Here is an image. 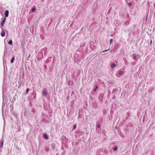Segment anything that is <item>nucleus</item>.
<instances>
[{
  "label": "nucleus",
  "mask_w": 155,
  "mask_h": 155,
  "mask_svg": "<svg viewBox=\"0 0 155 155\" xmlns=\"http://www.w3.org/2000/svg\"><path fill=\"white\" fill-rule=\"evenodd\" d=\"M5 20H6V18H5H5H3V20L2 21V22L1 24V26H3L4 25V24L5 22Z\"/></svg>",
  "instance_id": "obj_1"
},
{
  "label": "nucleus",
  "mask_w": 155,
  "mask_h": 155,
  "mask_svg": "<svg viewBox=\"0 0 155 155\" xmlns=\"http://www.w3.org/2000/svg\"><path fill=\"white\" fill-rule=\"evenodd\" d=\"M9 11L8 10L5 11V17H7L8 16Z\"/></svg>",
  "instance_id": "obj_2"
},
{
  "label": "nucleus",
  "mask_w": 155,
  "mask_h": 155,
  "mask_svg": "<svg viewBox=\"0 0 155 155\" xmlns=\"http://www.w3.org/2000/svg\"><path fill=\"white\" fill-rule=\"evenodd\" d=\"M1 35L2 37H4L5 35V32L4 31H2L1 33Z\"/></svg>",
  "instance_id": "obj_3"
},
{
  "label": "nucleus",
  "mask_w": 155,
  "mask_h": 155,
  "mask_svg": "<svg viewBox=\"0 0 155 155\" xmlns=\"http://www.w3.org/2000/svg\"><path fill=\"white\" fill-rule=\"evenodd\" d=\"M43 137L45 139H48V136L47 135H46L45 134H43Z\"/></svg>",
  "instance_id": "obj_4"
},
{
  "label": "nucleus",
  "mask_w": 155,
  "mask_h": 155,
  "mask_svg": "<svg viewBox=\"0 0 155 155\" xmlns=\"http://www.w3.org/2000/svg\"><path fill=\"white\" fill-rule=\"evenodd\" d=\"M14 60H15V58L14 57H12V58L11 60V63H12L14 62Z\"/></svg>",
  "instance_id": "obj_5"
},
{
  "label": "nucleus",
  "mask_w": 155,
  "mask_h": 155,
  "mask_svg": "<svg viewBox=\"0 0 155 155\" xmlns=\"http://www.w3.org/2000/svg\"><path fill=\"white\" fill-rule=\"evenodd\" d=\"M8 43L10 45H12V40H10L8 42Z\"/></svg>",
  "instance_id": "obj_6"
},
{
  "label": "nucleus",
  "mask_w": 155,
  "mask_h": 155,
  "mask_svg": "<svg viewBox=\"0 0 155 155\" xmlns=\"http://www.w3.org/2000/svg\"><path fill=\"white\" fill-rule=\"evenodd\" d=\"M116 66V64L115 63H113L111 65V67H112V68H114V67L115 66Z\"/></svg>",
  "instance_id": "obj_7"
},
{
  "label": "nucleus",
  "mask_w": 155,
  "mask_h": 155,
  "mask_svg": "<svg viewBox=\"0 0 155 155\" xmlns=\"http://www.w3.org/2000/svg\"><path fill=\"white\" fill-rule=\"evenodd\" d=\"M43 94H44V95H45V96L47 95V92L45 91H43Z\"/></svg>",
  "instance_id": "obj_8"
},
{
  "label": "nucleus",
  "mask_w": 155,
  "mask_h": 155,
  "mask_svg": "<svg viewBox=\"0 0 155 155\" xmlns=\"http://www.w3.org/2000/svg\"><path fill=\"white\" fill-rule=\"evenodd\" d=\"M123 73V71H120L119 72V74L120 75H121Z\"/></svg>",
  "instance_id": "obj_9"
},
{
  "label": "nucleus",
  "mask_w": 155,
  "mask_h": 155,
  "mask_svg": "<svg viewBox=\"0 0 155 155\" xmlns=\"http://www.w3.org/2000/svg\"><path fill=\"white\" fill-rule=\"evenodd\" d=\"M98 88V87L97 86H96L95 88L94 89V91H96V90Z\"/></svg>",
  "instance_id": "obj_10"
},
{
  "label": "nucleus",
  "mask_w": 155,
  "mask_h": 155,
  "mask_svg": "<svg viewBox=\"0 0 155 155\" xmlns=\"http://www.w3.org/2000/svg\"><path fill=\"white\" fill-rule=\"evenodd\" d=\"M3 142L2 141L1 143V147L2 148L3 145Z\"/></svg>",
  "instance_id": "obj_11"
},
{
  "label": "nucleus",
  "mask_w": 155,
  "mask_h": 155,
  "mask_svg": "<svg viewBox=\"0 0 155 155\" xmlns=\"http://www.w3.org/2000/svg\"><path fill=\"white\" fill-rule=\"evenodd\" d=\"M114 151L117 150V147H115L114 148Z\"/></svg>",
  "instance_id": "obj_12"
},
{
  "label": "nucleus",
  "mask_w": 155,
  "mask_h": 155,
  "mask_svg": "<svg viewBox=\"0 0 155 155\" xmlns=\"http://www.w3.org/2000/svg\"><path fill=\"white\" fill-rule=\"evenodd\" d=\"M35 8H33L32 9V12H34L35 10Z\"/></svg>",
  "instance_id": "obj_13"
},
{
  "label": "nucleus",
  "mask_w": 155,
  "mask_h": 155,
  "mask_svg": "<svg viewBox=\"0 0 155 155\" xmlns=\"http://www.w3.org/2000/svg\"><path fill=\"white\" fill-rule=\"evenodd\" d=\"M29 88H28V89H27L26 90V93H28V91H29Z\"/></svg>",
  "instance_id": "obj_14"
},
{
  "label": "nucleus",
  "mask_w": 155,
  "mask_h": 155,
  "mask_svg": "<svg viewBox=\"0 0 155 155\" xmlns=\"http://www.w3.org/2000/svg\"><path fill=\"white\" fill-rule=\"evenodd\" d=\"M84 2H85L84 3L85 4L87 3V0H84Z\"/></svg>",
  "instance_id": "obj_15"
},
{
  "label": "nucleus",
  "mask_w": 155,
  "mask_h": 155,
  "mask_svg": "<svg viewBox=\"0 0 155 155\" xmlns=\"http://www.w3.org/2000/svg\"><path fill=\"white\" fill-rule=\"evenodd\" d=\"M112 39H110V45L111 44V42H112Z\"/></svg>",
  "instance_id": "obj_16"
},
{
  "label": "nucleus",
  "mask_w": 155,
  "mask_h": 155,
  "mask_svg": "<svg viewBox=\"0 0 155 155\" xmlns=\"http://www.w3.org/2000/svg\"><path fill=\"white\" fill-rule=\"evenodd\" d=\"M137 58V57L136 56H134L133 57V58L134 60H135Z\"/></svg>",
  "instance_id": "obj_17"
},
{
  "label": "nucleus",
  "mask_w": 155,
  "mask_h": 155,
  "mask_svg": "<svg viewBox=\"0 0 155 155\" xmlns=\"http://www.w3.org/2000/svg\"><path fill=\"white\" fill-rule=\"evenodd\" d=\"M109 49H107V50H105L104 51H102V52H104L106 51H108V50H109Z\"/></svg>",
  "instance_id": "obj_18"
},
{
  "label": "nucleus",
  "mask_w": 155,
  "mask_h": 155,
  "mask_svg": "<svg viewBox=\"0 0 155 155\" xmlns=\"http://www.w3.org/2000/svg\"><path fill=\"white\" fill-rule=\"evenodd\" d=\"M128 4L129 6H131L132 5V4L131 3H129Z\"/></svg>",
  "instance_id": "obj_19"
},
{
  "label": "nucleus",
  "mask_w": 155,
  "mask_h": 155,
  "mask_svg": "<svg viewBox=\"0 0 155 155\" xmlns=\"http://www.w3.org/2000/svg\"><path fill=\"white\" fill-rule=\"evenodd\" d=\"M100 127V125L99 124H98L97 127L99 128Z\"/></svg>",
  "instance_id": "obj_20"
},
{
  "label": "nucleus",
  "mask_w": 155,
  "mask_h": 155,
  "mask_svg": "<svg viewBox=\"0 0 155 155\" xmlns=\"http://www.w3.org/2000/svg\"><path fill=\"white\" fill-rule=\"evenodd\" d=\"M76 125H74V129H75V128H76Z\"/></svg>",
  "instance_id": "obj_21"
},
{
  "label": "nucleus",
  "mask_w": 155,
  "mask_h": 155,
  "mask_svg": "<svg viewBox=\"0 0 155 155\" xmlns=\"http://www.w3.org/2000/svg\"><path fill=\"white\" fill-rule=\"evenodd\" d=\"M152 43V40H151L150 44H151Z\"/></svg>",
  "instance_id": "obj_22"
}]
</instances>
